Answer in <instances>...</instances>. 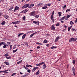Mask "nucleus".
Returning <instances> with one entry per match:
<instances>
[{
  "label": "nucleus",
  "mask_w": 77,
  "mask_h": 77,
  "mask_svg": "<svg viewBox=\"0 0 77 77\" xmlns=\"http://www.w3.org/2000/svg\"><path fill=\"white\" fill-rule=\"evenodd\" d=\"M36 15V11H32L30 13V16H35Z\"/></svg>",
  "instance_id": "1"
},
{
  "label": "nucleus",
  "mask_w": 77,
  "mask_h": 77,
  "mask_svg": "<svg viewBox=\"0 0 77 77\" xmlns=\"http://www.w3.org/2000/svg\"><path fill=\"white\" fill-rule=\"evenodd\" d=\"M18 10H19V7L16 6L15 7V8L14 10V12H15L17 11H18Z\"/></svg>",
  "instance_id": "2"
},
{
  "label": "nucleus",
  "mask_w": 77,
  "mask_h": 77,
  "mask_svg": "<svg viewBox=\"0 0 77 77\" xmlns=\"http://www.w3.org/2000/svg\"><path fill=\"white\" fill-rule=\"evenodd\" d=\"M19 23H21V21H17L12 22V24H18Z\"/></svg>",
  "instance_id": "3"
},
{
  "label": "nucleus",
  "mask_w": 77,
  "mask_h": 77,
  "mask_svg": "<svg viewBox=\"0 0 77 77\" xmlns=\"http://www.w3.org/2000/svg\"><path fill=\"white\" fill-rule=\"evenodd\" d=\"M72 71L73 72V74L74 75H75V68H74V66L72 67Z\"/></svg>",
  "instance_id": "4"
},
{
  "label": "nucleus",
  "mask_w": 77,
  "mask_h": 77,
  "mask_svg": "<svg viewBox=\"0 0 77 77\" xmlns=\"http://www.w3.org/2000/svg\"><path fill=\"white\" fill-rule=\"evenodd\" d=\"M42 5H43V3H40L38 4V5H37L36 6L37 8H39V7H41V6H42Z\"/></svg>",
  "instance_id": "5"
},
{
  "label": "nucleus",
  "mask_w": 77,
  "mask_h": 77,
  "mask_svg": "<svg viewBox=\"0 0 77 77\" xmlns=\"http://www.w3.org/2000/svg\"><path fill=\"white\" fill-rule=\"evenodd\" d=\"M54 11H53L52 12V14L51 15V20H53V16L54 15Z\"/></svg>",
  "instance_id": "6"
},
{
  "label": "nucleus",
  "mask_w": 77,
  "mask_h": 77,
  "mask_svg": "<svg viewBox=\"0 0 77 77\" xmlns=\"http://www.w3.org/2000/svg\"><path fill=\"white\" fill-rule=\"evenodd\" d=\"M60 38V37L59 36L56 37V38L55 39V42H57V41H58V40H59V39Z\"/></svg>",
  "instance_id": "7"
},
{
  "label": "nucleus",
  "mask_w": 77,
  "mask_h": 77,
  "mask_svg": "<svg viewBox=\"0 0 77 77\" xmlns=\"http://www.w3.org/2000/svg\"><path fill=\"white\" fill-rule=\"evenodd\" d=\"M27 11H28V10L25 9L21 11L20 13H22L23 14L24 13H26V12H27Z\"/></svg>",
  "instance_id": "8"
},
{
  "label": "nucleus",
  "mask_w": 77,
  "mask_h": 77,
  "mask_svg": "<svg viewBox=\"0 0 77 77\" xmlns=\"http://www.w3.org/2000/svg\"><path fill=\"white\" fill-rule=\"evenodd\" d=\"M51 29L52 30H55V27L54 25H52L51 27Z\"/></svg>",
  "instance_id": "9"
},
{
  "label": "nucleus",
  "mask_w": 77,
  "mask_h": 77,
  "mask_svg": "<svg viewBox=\"0 0 77 77\" xmlns=\"http://www.w3.org/2000/svg\"><path fill=\"white\" fill-rule=\"evenodd\" d=\"M14 8V7L11 6L10 7V8H9V9L8 10V11L9 12H11L12 9H13V8Z\"/></svg>",
  "instance_id": "10"
},
{
  "label": "nucleus",
  "mask_w": 77,
  "mask_h": 77,
  "mask_svg": "<svg viewBox=\"0 0 77 77\" xmlns=\"http://www.w3.org/2000/svg\"><path fill=\"white\" fill-rule=\"evenodd\" d=\"M5 18L6 19H8V18H9V16L8 15H4Z\"/></svg>",
  "instance_id": "11"
},
{
  "label": "nucleus",
  "mask_w": 77,
  "mask_h": 77,
  "mask_svg": "<svg viewBox=\"0 0 77 77\" xmlns=\"http://www.w3.org/2000/svg\"><path fill=\"white\" fill-rule=\"evenodd\" d=\"M72 41H73V37L69 39V42H71Z\"/></svg>",
  "instance_id": "12"
},
{
  "label": "nucleus",
  "mask_w": 77,
  "mask_h": 77,
  "mask_svg": "<svg viewBox=\"0 0 77 77\" xmlns=\"http://www.w3.org/2000/svg\"><path fill=\"white\" fill-rule=\"evenodd\" d=\"M65 18H66V16H64L63 17H62L60 19V21H62Z\"/></svg>",
  "instance_id": "13"
},
{
  "label": "nucleus",
  "mask_w": 77,
  "mask_h": 77,
  "mask_svg": "<svg viewBox=\"0 0 77 77\" xmlns=\"http://www.w3.org/2000/svg\"><path fill=\"white\" fill-rule=\"evenodd\" d=\"M72 26H70V27H69L68 28V30L69 32V31H70V30H71V28H72Z\"/></svg>",
  "instance_id": "14"
},
{
  "label": "nucleus",
  "mask_w": 77,
  "mask_h": 77,
  "mask_svg": "<svg viewBox=\"0 0 77 77\" xmlns=\"http://www.w3.org/2000/svg\"><path fill=\"white\" fill-rule=\"evenodd\" d=\"M5 23H6V22H5V21L3 20L1 24L2 25H5Z\"/></svg>",
  "instance_id": "15"
},
{
  "label": "nucleus",
  "mask_w": 77,
  "mask_h": 77,
  "mask_svg": "<svg viewBox=\"0 0 77 77\" xmlns=\"http://www.w3.org/2000/svg\"><path fill=\"white\" fill-rule=\"evenodd\" d=\"M36 32H35L33 33L31 35H30V38H32V36H34V35L35 34H36Z\"/></svg>",
  "instance_id": "16"
},
{
  "label": "nucleus",
  "mask_w": 77,
  "mask_h": 77,
  "mask_svg": "<svg viewBox=\"0 0 77 77\" xmlns=\"http://www.w3.org/2000/svg\"><path fill=\"white\" fill-rule=\"evenodd\" d=\"M48 42V41L46 39L45 40L43 43L45 44H47Z\"/></svg>",
  "instance_id": "17"
},
{
  "label": "nucleus",
  "mask_w": 77,
  "mask_h": 77,
  "mask_svg": "<svg viewBox=\"0 0 77 77\" xmlns=\"http://www.w3.org/2000/svg\"><path fill=\"white\" fill-rule=\"evenodd\" d=\"M6 44L4 43V44H3V45H4V46H3V48H6H6H7V47H6Z\"/></svg>",
  "instance_id": "18"
},
{
  "label": "nucleus",
  "mask_w": 77,
  "mask_h": 77,
  "mask_svg": "<svg viewBox=\"0 0 77 77\" xmlns=\"http://www.w3.org/2000/svg\"><path fill=\"white\" fill-rule=\"evenodd\" d=\"M7 71H9V70H3L2 71H0V72H7Z\"/></svg>",
  "instance_id": "19"
},
{
  "label": "nucleus",
  "mask_w": 77,
  "mask_h": 77,
  "mask_svg": "<svg viewBox=\"0 0 77 77\" xmlns=\"http://www.w3.org/2000/svg\"><path fill=\"white\" fill-rule=\"evenodd\" d=\"M34 6V4H32L31 5H29V8H32V7H33Z\"/></svg>",
  "instance_id": "20"
},
{
  "label": "nucleus",
  "mask_w": 77,
  "mask_h": 77,
  "mask_svg": "<svg viewBox=\"0 0 77 77\" xmlns=\"http://www.w3.org/2000/svg\"><path fill=\"white\" fill-rule=\"evenodd\" d=\"M4 63L5 64V65H9V63L5 61L4 62Z\"/></svg>",
  "instance_id": "21"
},
{
  "label": "nucleus",
  "mask_w": 77,
  "mask_h": 77,
  "mask_svg": "<svg viewBox=\"0 0 77 77\" xmlns=\"http://www.w3.org/2000/svg\"><path fill=\"white\" fill-rule=\"evenodd\" d=\"M26 36V34H24L22 37V39H24V38H25V36Z\"/></svg>",
  "instance_id": "22"
},
{
  "label": "nucleus",
  "mask_w": 77,
  "mask_h": 77,
  "mask_svg": "<svg viewBox=\"0 0 77 77\" xmlns=\"http://www.w3.org/2000/svg\"><path fill=\"white\" fill-rule=\"evenodd\" d=\"M77 40V38H75L73 37V42H75Z\"/></svg>",
  "instance_id": "23"
},
{
  "label": "nucleus",
  "mask_w": 77,
  "mask_h": 77,
  "mask_svg": "<svg viewBox=\"0 0 77 77\" xmlns=\"http://www.w3.org/2000/svg\"><path fill=\"white\" fill-rule=\"evenodd\" d=\"M66 5H65L64 6H63L62 7V8L63 10H64V9H65V8H66Z\"/></svg>",
  "instance_id": "24"
},
{
  "label": "nucleus",
  "mask_w": 77,
  "mask_h": 77,
  "mask_svg": "<svg viewBox=\"0 0 77 77\" xmlns=\"http://www.w3.org/2000/svg\"><path fill=\"white\" fill-rule=\"evenodd\" d=\"M39 71L38 70L37 72L35 73V75H38L39 74Z\"/></svg>",
  "instance_id": "25"
},
{
  "label": "nucleus",
  "mask_w": 77,
  "mask_h": 77,
  "mask_svg": "<svg viewBox=\"0 0 77 77\" xmlns=\"http://www.w3.org/2000/svg\"><path fill=\"white\" fill-rule=\"evenodd\" d=\"M4 56L5 57H8V56H9V54L7 53L6 54L4 55Z\"/></svg>",
  "instance_id": "26"
},
{
  "label": "nucleus",
  "mask_w": 77,
  "mask_h": 77,
  "mask_svg": "<svg viewBox=\"0 0 77 77\" xmlns=\"http://www.w3.org/2000/svg\"><path fill=\"white\" fill-rule=\"evenodd\" d=\"M23 62V61H22V60H21L19 62H17V65H18L20 63H21V62Z\"/></svg>",
  "instance_id": "27"
},
{
  "label": "nucleus",
  "mask_w": 77,
  "mask_h": 77,
  "mask_svg": "<svg viewBox=\"0 0 77 77\" xmlns=\"http://www.w3.org/2000/svg\"><path fill=\"white\" fill-rule=\"evenodd\" d=\"M45 5H46V6L47 7V6H51V4H47Z\"/></svg>",
  "instance_id": "28"
},
{
  "label": "nucleus",
  "mask_w": 77,
  "mask_h": 77,
  "mask_svg": "<svg viewBox=\"0 0 77 77\" xmlns=\"http://www.w3.org/2000/svg\"><path fill=\"white\" fill-rule=\"evenodd\" d=\"M47 7L46 6L43 7L42 8L43 9H47Z\"/></svg>",
  "instance_id": "29"
},
{
  "label": "nucleus",
  "mask_w": 77,
  "mask_h": 77,
  "mask_svg": "<svg viewBox=\"0 0 77 77\" xmlns=\"http://www.w3.org/2000/svg\"><path fill=\"white\" fill-rule=\"evenodd\" d=\"M25 8H27V7H29V5L28 4H26L25 5Z\"/></svg>",
  "instance_id": "30"
},
{
  "label": "nucleus",
  "mask_w": 77,
  "mask_h": 77,
  "mask_svg": "<svg viewBox=\"0 0 77 77\" xmlns=\"http://www.w3.org/2000/svg\"><path fill=\"white\" fill-rule=\"evenodd\" d=\"M57 48L56 46H52L51 47V49H54V48Z\"/></svg>",
  "instance_id": "31"
},
{
  "label": "nucleus",
  "mask_w": 77,
  "mask_h": 77,
  "mask_svg": "<svg viewBox=\"0 0 77 77\" xmlns=\"http://www.w3.org/2000/svg\"><path fill=\"white\" fill-rule=\"evenodd\" d=\"M58 14H59L58 16L59 17H60V16H61V15H62V13L61 12H59Z\"/></svg>",
  "instance_id": "32"
},
{
  "label": "nucleus",
  "mask_w": 77,
  "mask_h": 77,
  "mask_svg": "<svg viewBox=\"0 0 77 77\" xmlns=\"http://www.w3.org/2000/svg\"><path fill=\"white\" fill-rule=\"evenodd\" d=\"M70 25H72V24H74V23H73V22H72V21H70Z\"/></svg>",
  "instance_id": "33"
},
{
  "label": "nucleus",
  "mask_w": 77,
  "mask_h": 77,
  "mask_svg": "<svg viewBox=\"0 0 77 77\" xmlns=\"http://www.w3.org/2000/svg\"><path fill=\"white\" fill-rule=\"evenodd\" d=\"M23 20H24V21H25L26 20V16H24L23 17Z\"/></svg>",
  "instance_id": "34"
},
{
  "label": "nucleus",
  "mask_w": 77,
  "mask_h": 77,
  "mask_svg": "<svg viewBox=\"0 0 77 77\" xmlns=\"http://www.w3.org/2000/svg\"><path fill=\"white\" fill-rule=\"evenodd\" d=\"M71 30L72 32H74V31H75V32L76 31V30L74 28H72L71 29Z\"/></svg>",
  "instance_id": "35"
},
{
  "label": "nucleus",
  "mask_w": 77,
  "mask_h": 77,
  "mask_svg": "<svg viewBox=\"0 0 77 77\" xmlns=\"http://www.w3.org/2000/svg\"><path fill=\"white\" fill-rule=\"evenodd\" d=\"M17 50H18V49H16V50H13V53H15V52L17 51Z\"/></svg>",
  "instance_id": "36"
},
{
  "label": "nucleus",
  "mask_w": 77,
  "mask_h": 77,
  "mask_svg": "<svg viewBox=\"0 0 77 77\" xmlns=\"http://www.w3.org/2000/svg\"><path fill=\"white\" fill-rule=\"evenodd\" d=\"M4 43H5V42H2L0 43V46H1L2 45H3Z\"/></svg>",
  "instance_id": "37"
},
{
  "label": "nucleus",
  "mask_w": 77,
  "mask_h": 77,
  "mask_svg": "<svg viewBox=\"0 0 77 77\" xmlns=\"http://www.w3.org/2000/svg\"><path fill=\"white\" fill-rule=\"evenodd\" d=\"M39 16L38 15H36L35 16V18H39Z\"/></svg>",
  "instance_id": "38"
},
{
  "label": "nucleus",
  "mask_w": 77,
  "mask_h": 77,
  "mask_svg": "<svg viewBox=\"0 0 77 77\" xmlns=\"http://www.w3.org/2000/svg\"><path fill=\"white\" fill-rule=\"evenodd\" d=\"M59 25H60V23H57L56 24V26L57 27L58 26H59Z\"/></svg>",
  "instance_id": "39"
},
{
  "label": "nucleus",
  "mask_w": 77,
  "mask_h": 77,
  "mask_svg": "<svg viewBox=\"0 0 77 77\" xmlns=\"http://www.w3.org/2000/svg\"><path fill=\"white\" fill-rule=\"evenodd\" d=\"M6 58L8 59H11V56H10L8 57H6Z\"/></svg>",
  "instance_id": "40"
},
{
  "label": "nucleus",
  "mask_w": 77,
  "mask_h": 77,
  "mask_svg": "<svg viewBox=\"0 0 77 77\" xmlns=\"http://www.w3.org/2000/svg\"><path fill=\"white\" fill-rule=\"evenodd\" d=\"M25 45H27V46H28L29 45H28V43H27V42H25Z\"/></svg>",
  "instance_id": "41"
},
{
  "label": "nucleus",
  "mask_w": 77,
  "mask_h": 77,
  "mask_svg": "<svg viewBox=\"0 0 77 77\" xmlns=\"http://www.w3.org/2000/svg\"><path fill=\"white\" fill-rule=\"evenodd\" d=\"M16 75V73H14L12 74L11 76H14V75Z\"/></svg>",
  "instance_id": "42"
},
{
  "label": "nucleus",
  "mask_w": 77,
  "mask_h": 77,
  "mask_svg": "<svg viewBox=\"0 0 77 77\" xmlns=\"http://www.w3.org/2000/svg\"><path fill=\"white\" fill-rule=\"evenodd\" d=\"M35 24H38V25H39V21H36Z\"/></svg>",
  "instance_id": "43"
},
{
  "label": "nucleus",
  "mask_w": 77,
  "mask_h": 77,
  "mask_svg": "<svg viewBox=\"0 0 77 77\" xmlns=\"http://www.w3.org/2000/svg\"><path fill=\"white\" fill-rule=\"evenodd\" d=\"M21 35H23V33H20L18 34V36L19 37L20 36H21Z\"/></svg>",
  "instance_id": "44"
},
{
  "label": "nucleus",
  "mask_w": 77,
  "mask_h": 77,
  "mask_svg": "<svg viewBox=\"0 0 77 77\" xmlns=\"http://www.w3.org/2000/svg\"><path fill=\"white\" fill-rule=\"evenodd\" d=\"M36 69L35 67L32 70V72H33V71H35V70H36Z\"/></svg>",
  "instance_id": "45"
},
{
  "label": "nucleus",
  "mask_w": 77,
  "mask_h": 77,
  "mask_svg": "<svg viewBox=\"0 0 77 77\" xmlns=\"http://www.w3.org/2000/svg\"><path fill=\"white\" fill-rule=\"evenodd\" d=\"M69 11H70V9H67L66 10V12H69Z\"/></svg>",
  "instance_id": "46"
},
{
  "label": "nucleus",
  "mask_w": 77,
  "mask_h": 77,
  "mask_svg": "<svg viewBox=\"0 0 77 77\" xmlns=\"http://www.w3.org/2000/svg\"><path fill=\"white\" fill-rule=\"evenodd\" d=\"M72 63L73 64H75V60H73Z\"/></svg>",
  "instance_id": "47"
},
{
  "label": "nucleus",
  "mask_w": 77,
  "mask_h": 77,
  "mask_svg": "<svg viewBox=\"0 0 77 77\" xmlns=\"http://www.w3.org/2000/svg\"><path fill=\"white\" fill-rule=\"evenodd\" d=\"M36 44H39V45H42V43H39V42H36Z\"/></svg>",
  "instance_id": "48"
},
{
  "label": "nucleus",
  "mask_w": 77,
  "mask_h": 77,
  "mask_svg": "<svg viewBox=\"0 0 77 77\" xmlns=\"http://www.w3.org/2000/svg\"><path fill=\"white\" fill-rule=\"evenodd\" d=\"M23 68H25V69H26V70L28 69V68L26 67V66H23Z\"/></svg>",
  "instance_id": "49"
},
{
  "label": "nucleus",
  "mask_w": 77,
  "mask_h": 77,
  "mask_svg": "<svg viewBox=\"0 0 77 77\" xmlns=\"http://www.w3.org/2000/svg\"><path fill=\"white\" fill-rule=\"evenodd\" d=\"M70 17V16L69 15H68L66 16V18L67 19H68V18H69Z\"/></svg>",
  "instance_id": "50"
},
{
  "label": "nucleus",
  "mask_w": 77,
  "mask_h": 77,
  "mask_svg": "<svg viewBox=\"0 0 77 77\" xmlns=\"http://www.w3.org/2000/svg\"><path fill=\"white\" fill-rule=\"evenodd\" d=\"M41 65V64L39 63L38 64H36L35 65H36V66H40Z\"/></svg>",
  "instance_id": "51"
},
{
  "label": "nucleus",
  "mask_w": 77,
  "mask_h": 77,
  "mask_svg": "<svg viewBox=\"0 0 77 77\" xmlns=\"http://www.w3.org/2000/svg\"><path fill=\"white\" fill-rule=\"evenodd\" d=\"M22 9H24V8H26V7H25V5H24L22 8Z\"/></svg>",
  "instance_id": "52"
},
{
  "label": "nucleus",
  "mask_w": 77,
  "mask_h": 77,
  "mask_svg": "<svg viewBox=\"0 0 77 77\" xmlns=\"http://www.w3.org/2000/svg\"><path fill=\"white\" fill-rule=\"evenodd\" d=\"M44 63H45V62H43L40 63L41 64V65H42V64H44Z\"/></svg>",
  "instance_id": "53"
},
{
  "label": "nucleus",
  "mask_w": 77,
  "mask_h": 77,
  "mask_svg": "<svg viewBox=\"0 0 77 77\" xmlns=\"http://www.w3.org/2000/svg\"><path fill=\"white\" fill-rule=\"evenodd\" d=\"M27 72H29V73H30V70L29 69L27 70Z\"/></svg>",
  "instance_id": "54"
},
{
  "label": "nucleus",
  "mask_w": 77,
  "mask_h": 77,
  "mask_svg": "<svg viewBox=\"0 0 77 77\" xmlns=\"http://www.w3.org/2000/svg\"><path fill=\"white\" fill-rule=\"evenodd\" d=\"M12 45H10V48L11 49H11H12Z\"/></svg>",
  "instance_id": "55"
},
{
  "label": "nucleus",
  "mask_w": 77,
  "mask_h": 77,
  "mask_svg": "<svg viewBox=\"0 0 77 77\" xmlns=\"http://www.w3.org/2000/svg\"><path fill=\"white\" fill-rule=\"evenodd\" d=\"M49 35H50V34H48L46 35L45 36H46V37H47V36H49Z\"/></svg>",
  "instance_id": "56"
},
{
  "label": "nucleus",
  "mask_w": 77,
  "mask_h": 77,
  "mask_svg": "<svg viewBox=\"0 0 77 77\" xmlns=\"http://www.w3.org/2000/svg\"><path fill=\"white\" fill-rule=\"evenodd\" d=\"M41 48V47H40V46H37V49H38L39 48Z\"/></svg>",
  "instance_id": "57"
},
{
  "label": "nucleus",
  "mask_w": 77,
  "mask_h": 77,
  "mask_svg": "<svg viewBox=\"0 0 77 77\" xmlns=\"http://www.w3.org/2000/svg\"><path fill=\"white\" fill-rule=\"evenodd\" d=\"M26 67H29V64H27L26 65Z\"/></svg>",
  "instance_id": "58"
},
{
  "label": "nucleus",
  "mask_w": 77,
  "mask_h": 77,
  "mask_svg": "<svg viewBox=\"0 0 77 77\" xmlns=\"http://www.w3.org/2000/svg\"><path fill=\"white\" fill-rule=\"evenodd\" d=\"M36 21H33V23H34L35 24H36Z\"/></svg>",
  "instance_id": "59"
},
{
  "label": "nucleus",
  "mask_w": 77,
  "mask_h": 77,
  "mask_svg": "<svg viewBox=\"0 0 77 77\" xmlns=\"http://www.w3.org/2000/svg\"><path fill=\"white\" fill-rule=\"evenodd\" d=\"M8 45H9L10 44V42H7Z\"/></svg>",
  "instance_id": "60"
},
{
  "label": "nucleus",
  "mask_w": 77,
  "mask_h": 77,
  "mask_svg": "<svg viewBox=\"0 0 77 77\" xmlns=\"http://www.w3.org/2000/svg\"><path fill=\"white\" fill-rule=\"evenodd\" d=\"M44 66V67H45L46 68V67H47V66H46V65H45V64H44L43 65Z\"/></svg>",
  "instance_id": "61"
},
{
  "label": "nucleus",
  "mask_w": 77,
  "mask_h": 77,
  "mask_svg": "<svg viewBox=\"0 0 77 77\" xmlns=\"http://www.w3.org/2000/svg\"><path fill=\"white\" fill-rule=\"evenodd\" d=\"M46 46H47V47H48L49 46V44H47Z\"/></svg>",
  "instance_id": "62"
},
{
  "label": "nucleus",
  "mask_w": 77,
  "mask_h": 77,
  "mask_svg": "<svg viewBox=\"0 0 77 77\" xmlns=\"http://www.w3.org/2000/svg\"><path fill=\"white\" fill-rule=\"evenodd\" d=\"M29 66L30 67H32V66L31 65H29Z\"/></svg>",
  "instance_id": "63"
},
{
  "label": "nucleus",
  "mask_w": 77,
  "mask_h": 77,
  "mask_svg": "<svg viewBox=\"0 0 77 77\" xmlns=\"http://www.w3.org/2000/svg\"><path fill=\"white\" fill-rule=\"evenodd\" d=\"M20 74H23V73H22L21 72H20Z\"/></svg>",
  "instance_id": "64"
}]
</instances>
